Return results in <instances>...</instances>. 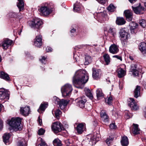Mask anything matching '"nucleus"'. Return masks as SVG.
<instances>
[{
    "mask_svg": "<svg viewBox=\"0 0 146 146\" xmlns=\"http://www.w3.org/2000/svg\"><path fill=\"white\" fill-rule=\"evenodd\" d=\"M88 79V75L87 72L85 70H79L75 74L73 78V83L76 87L82 88Z\"/></svg>",
    "mask_w": 146,
    "mask_h": 146,
    "instance_id": "obj_1",
    "label": "nucleus"
},
{
    "mask_svg": "<svg viewBox=\"0 0 146 146\" xmlns=\"http://www.w3.org/2000/svg\"><path fill=\"white\" fill-rule=\"evenodd\" d=\"M21 121V119L19 117H12L7 120L8 124L15 131L22 129V127L20 125Z\"/></svg>",
    "mask_w": 146,
    "mask_h": 146,
    "instance_id": "obj_2",
    "label": "nucleus"
},
{
    "mask_svg": "<svg viewBox=\"0 0 146 146\" xmlns=\"http://www.w3.org/2000/svg\"><path fill=\"white\" fill-rule=\"evenodd\" d=\"M92 46L88 45H82L76 46L74 48L75 52L73 53V58L74 59L76 60V61H77L79 59V58L82 56L83 54H80V53L79 51L82 50H83L85 48L89 50H90Z\"/></svg>",
    "mask_w": 146,
    "mask_h": 146,
    "instance_id": "obj_3",
    "label": "nucleus"
},
{
    "mask_svg": "<svg viewBox=\"0 0 146 146\" xmlns=\"http://www.w3.org/2000/svg\"><path fill=\"white\" fill-rule=\"evenodd\" d=\"M119 34V38L123 46H126L128 43L129 36V34L123 29L120 30Z\"/></svg>",
    "mask_w": 146,
    "mask_h": 146,
    "instance_id": "obj_4",
    "label": "nucleus"
},
{
    "mask_svg": "<svg viewBox=\"0 0 146 146\" xmlns=\"http://www.w3.org/2000/svg\"><path fill=\"white\" fill-rule=\"evenodd\" d=\"M28 24L31 28L39 29L41 27L43 22L40 19L35 18L29 21Z\"/></svg>",
    "mask_w": 146,
    "mask_h": 146,
    "instance_id": "obj_5",
    "label": "nucleus"
},
{
    "mask_svg": "<svg viewBox=\"0 0 146 146\" xmlns=\"http://www.w3.org/2000/svg\"><path fill=\"white\" fill-rule=\"evenodd\" d=\"M73 89L72 85L69 84H66L61 88V92L63 97L69 96L71 93Z\"/></svg>",
    "mask_w": 146,
    "mask_h": 146,
    "instance_id": "obj_6",
    "label": "nucleus"
},
{
    "mask_svg": "<svg viewBox=\"0 0 146 146\" xmlns=\"http://www.w3.org/2000/svg\"><path fill=\"white\" fill-rule=\"evenodd\" d=\"M52 129L55 133H57L62 130H64L62 124L60 122L58 121L55 122L52 124Z\"/></svg>",
    "mask_w": 146,
    "mask_h": 146,
    "instance_id": "obj_7",
    "label": "nucleus"
},
{
    "mask_svg": "<svg viewBox=\"0 0 146 146\" xmlns=\"http://www.w3.org/2000/svg\"><path fill=\"white\" fill-rule=\"evenodd\" d=\"M9 93L7 90L3 88L0 89V100L6 101L9 99Z\"/></svg>",
    "mask_w": 146,
    "mask_h": 146,
    "instance_id": "obj_8",
    "label": "nucleus"
},
{
    "mask_svg": "<svg viewBox=\"0 0 146 146\" xmlns=\"http://www.w3.org/2000/svg\"><path fill=\"white\" fill-rule=\"evenodd\" d=\"M52 8L46 6L41 7L40 9V12L42 15L44 16H47L50 14L52 11Z\"/></svg>",
    "mask_w": 146,
    "mask_h": 146,
    "instance_id": "obj_9",
    "label": "nucleus"
},
{
    "mask_svg": "<svg viewBox=\"0 0 146 146\" xmlns=\"http://www.w3.org/2000/svg\"><path fill=\"white\" fill-rule=\"evenodd\" d=\"M77 106L80 108L83 109L85 106V103L87 102L86 97L82 96L78 98L77 99Z\"/></svg>",
    "mask_w": 146,
    "mask_h": 146,
    "instance_id": "obj_10",
    "label": "nucleus"
},
{
    "mask_svg": "<svg viewBox=\"0 0 146 146\" xmlns=\"http://www.w3.org/2000/svg\"><path fill=\"white\" fill-rule=\"evenodd\" d=\"M12 42L11 40L6 39L0 43V46H2L3 49L6 50L12 44Z\"/></svg>",
    "mask_w": 146,
    "mask_h": 146,
    "instance_id": "obj_11",
    "label": "nucleus"
},
{
    "mask_svg": "<svg viewBox=\"0 0 146 146\" xmlns=\"http://www.w3.org/2000/svg\"><path fill=\"white\" fill-rule=\"evenodd\" d=\"M132 7L134 13L137 14H142L144 13L145 9L140 5L138 7H134L132 6Z\"/></svg>",
    "mask_w": 146,
    "mask_h": 146,
    "instance_id": "obj_12",
    "label": "nucleus"
},
{
    "mask_svg": "<svg viewBox=\"0 0 146 146\" xmlns=\"http://www.w3.org/2000/svg\"><path fill=\"white\" fill-rule=\"evenodd\" d=\"M102 72L99 69H96L93 68L92 70V77L95 79H97L100 78L102 75Z\"/></svg>",
    "mask_w": 146,
    "mask_h": 146,
    "instance_id": "obj_13",
    "label": "nucleus"
},
{
    "mask_svg": "<svg viewBox=\"0 0 146 146\" xmlns=\"http://www.w3.org/2000/svg\"><path fill=\"white\" fill-rule=\"evenodd\" d=\"M109 51L112 54H116L119 51V46L115 44H111L109 47Z\"/></svg>",
    "mask_w": 146,
    "mask_h": 146,
    "instance_id": "obj_14",
    "label": "nucleus"
},
{
    "mask_svg": "<svg viewBox=\"0 0 146 146\" xmlns=\"http://www.w3.org/2000/svg\"><path fill=\"white\" fill-rule=\"evenodd\" d=\"M85 124L84 123L78 124L76 127V130L78 134H82L85 129Z\"/></svg>",
    "mask_w": 146,
    "mask_h": 146,
    "instance_id": "obj_15",
    "label": "nucleus"
},
{
    "mask_svg": "<svg viewBox=\"0 0 146 146\" xmlns=\"http://www.w3.org/2000/svg\"><path fill=\"white\" fill-rule=\"evenodd\" d=\"M34 45L36 46L40 47L42 45V36L40 35L36 36L34 42Z\"/></svg>",
    "mask_w": 146,
    "mask_h": 146,
    "instance_id": "obj_16",
    "label": "nucleus"
},
{
    "mask_svg": "<svg viewBox=\"0 0 146 146\" xmlns=\"http://www.w3.org/2000/svg\"><path fill=\"white\" fill-rule=\"evenodd\" d=\"M69 100L64 99L61 100L58 104L61 110L65 108L69 103Z\"/></svg>",
    "mask_w": 146,
    "mask_h": 146,
    "instance_id": "obj_17",
    "label": "nucleus"
},
{
    "mask_svg": "<svg viewBox=\"0 0 146 146\" xmlns=\"http://www.w3.org/2000/svg\"><path fill=\"white\" fill-rule=\"evenodd\" d=\"M100 115L102 120L104 122H106L109 121V117L104 110L101 111L100 112Z\"/></svg>",
    "mask_w": 146,
    "mask_h": 146,
    "instance_id": "obj_18",
    "label": "nucleus"
},
{
    "mask_svg": "<svg viewBox=\"0 0 146 146\" xmlns=\"http://www.w3.org/2000/svg\"><path fill=\"white\" fill-rule=\"evenodd\" d=\"M129 99V103H128V106L131 109L137 110L139 109V107L135 103V100L133 98H130Z\"/></svg>",
    "mask_w": 146,
    "mask_h": 146,
    "instance_id": "obj_19",
    "label": "nucleus"
},
{
    "mask_svg": "<svg viewBox=\"0 0 146 146\" xmlns=\"http://www.w3.org/2000/svg\"><path fill=\"white\" fill-rule=\"evenodd\" d=\"M130 30L131 34H135L136 32V29L138 26V24L135 22H131L129 24Z\"/></svg>",
    "mask_w": 146,
    "mask_h": 146,
    "instance_id": "obj_20",
    "label": "nucleus"
},
{
    "mask_svg": "<svg viewBox=\"0 0 146 146\" xmlns=\"http://www.w3.org/2000/svg\"><path fill=\"white\" fill-rule=\"evenodd\" d=\"M10 136L9 133H6L4 134L3 136V141L6 145H8L10 143L9 140Z\"/></svg>",
    "mask_w": 146,
    "mask_h": 146,
    "instance_id": "obj_21",
    "label": "nucleus"
},
{
    "mask_svg": "<svg viewBox=\"0 0 146 146\" xmlns=\"http://www.w3.org/2000/svg\"><path fill=\"white\" fill-rule=\"evenodd\" d=\"M83 7L82 5L78 1H76L74 5V11L76 12H79L83 9Z\"/></svg>",
    "mask_w": 146,
    "mask_h": 146,
    "instance_id": "obj_22",
    "label": "nucleus"
},
{
    "mask_svg": "<svg viewBox=\"0 0 146 146\" xmlns=\"http://www.w3.org/2000/svg\"><path fill=\"white\" fill-rule=\"evenodd\" d=\"M137 69V66L136 64H132L131 65L130 70L134 76H137L138 75V71Z\"/></svg>",
    "mask_w": 146,
    "mask_h": 146,
    "instance_id": "obj_23",
    "label": "nucleus"
},
{
    "mask_svg": "<svg viewBox=\"0 0 146 146\" xmlns=\"http://www.w3.org/2000/svg\"><path fill=\"white\" fill-rule=\"evenodd\" d=\"M124 14L126 18V20L130 21L132 20L133 18L132 13L129 10H125L124 11Z\"/></svg>",
    "mask_w": 146,
    "mask_h": 146,
    "instance_id": "obj_24",
    "label": "nucleus"
},
{
    "mask_svg": "<svg viewBox=\"0 0 146 146\" xmlns=\"http://www.w3.org/2000/svg\"><path fill=\"white\" fill-rule=\"evenodd\" d=\"M139 49L143 54H146V43L144 42H141L139 45Z\"/></svg>",
    "mask_w": 146,
    "mask_h": 146,
    "instance_id": "obj_25",
    "label": "nucleus"
},
{
    "mask_svg": "<svg viewBox=\"0 0 146 146\" xmlns=\"http://www.w3.org/2000/svg\"><path fill=\"white\" fill-rule=\"evenodd\" d=\"M141 87L139 86H137L135 88L134 92V97L137 98L140 95Z\"/></svg>",
    "mask_w": 146,
    "mask_h": 146,
    "instance_id": "obj_26",
    "label": "nucleus"
},
{
    "mask_svg": "<svg viewBox=\"0 0 146 146\" xmlns=\"http://www.w3.org/2000/svg\"><path fill=\"white\" fill-rule=\"evenodd\" d=\"M100 140V135H97L96 134H94L93 137L90 138V142H91L92 145L96 144V142Z\"/></svg>",
    "mask_w": 146,
    "mask_h": 146,
    "instance_id": "obj_27",
    "label": "nucleus"
},
{
    "mask_svg": "<svg viewBox=\"0 0 146 146\" xmlns=\"http://www.w3.org/2000/svg\"><path fill=\"white\" fill-rule=\"evenodd\" d=\"M117 72L118 73V76L119 78H122L125 75V72L122 68H118L117 70Z\"/></svg>",
    "mask_w": 146,
    "mask_h": 146,
    "instance_id": "obj_28",
    "label": "nucleus"
},
{
    "mask_svg": "<svg viewBox=\"0 0 146 146\" xmlns=\"http://www.w3.org/2000/svg\"><path fill=\"white\" fill-rule=\"evenodd\" d=\"M121 143L122 146H127L129 144L127 137L126 136L123 137L121 141Z\"/></svg>",
    "mask_w": 146,
    "mask_h": 146,
    "instance_id": "obj_29",
    "label": "nucleus"
},
{
    "mask_svg": "<svg viewBox=\"0 0 146 146\" xmlns=\"http://www.w3.org/2000/svg\"><path fill=\"white\" fill-rule=\"evenodd\" d=\"M17 6L19 9V11L23 10L24 9V5L23 0H18Z\"/></svg>",
    "mask_w": 146,
    "mask_h": 146,
    "instance_id": "obj_30",
    "label": "nucleus"
},
{
    "mask_svg": "<svg viewBox=\"0 0 146 146\" xmlns=\"http://www.w3.org/2000/svg\"><path fill=\"white\" fill-rule=\"evenodd\" d=\"M103 56L106 64L108 65L109 64L110 62V58L109 54H105Z\"/></svg>",
    "mask_w": 146,
    "mask_h": 146,
    "instance_id": "obj_31",
    "label": "nucleus"
},
{
    "mask_svg": "<svg viewBox=\"0 0 146 146\" xmlns=\"http://www.w3.org/2000/svg\"><path fill=\"white\" fill-rule=\"evenodd\" d=\"M125 21L122 17H117L116 21V23L118 25H122L125 23Z\"/></svg>",
    "mask_w": 146,
    "mask_h": 146,
    "instance_id": "obj_32",
    "label": "nucleus"
},
{
    "mask_svg": "<svg viewBox=\"0 0 146 146\" xmlns=\"http://www.w3.org/2000/svg\"><path fill=\"white\" fill-rule=\"evenodd\" d=\"M84 91L85 92L86 96L88 97L91 100L93 99V95L91 92V91L89 89L86 88L84 89Z\"/></svg>",
    "mask_w": 146,
    "mask_h": 146,
    "instance_id": "obj_33",
    "label": "nucleus"
},
{
    "mask_svg": "<svg viewBox=\"0 0 146 146\" xmlns=\"http://www.w3.org/2000/svg\"><path fill=\"white\" fill-rule=\"evenodd\" d=\"M0 77L1 78L5 80H6L8 81L9 80L10 78L9 75L3 72H1L0 74Z\"/></svg>",
    "mask_w": 146,
    "mask_h": 146,
    "instance_id": "obj_34",
    "label": "nucleus"
},
{
    "mask_svg": "<svg viewBox=\"0 0 146 146\" xmlns=\"http://www.w3.org/2000/svg\"><path fill=\"white\" fill-rule=\"evenodd\" d=\"M133 125L134 126L133 131V133L135 135L139 134L140 133V130L138 128V125L133 123Z\"/></svg>",
    "mask_w": 146,
    "mask_h": 146,
    "instance_id": "obj_35",
    "label": "nucleus"
},
{
    "mask_svg": "<svg viewBox=\"0 0 146 146\" xmlns=\"http://www.w3.org/2000/svg\"><path fill=\"white\" fill-rule=\"evenodd\" d=\"M18 16H19L18 13L13 12H10L7 15V17L9 18H16Z\"/></svg>",
    "mask_w": 146,
    "mask_h": 146,
    "instance_id": "obj_36",
    "label": "nucleus"
},
{
    "mask_svg": "<svg viewBox=\"0 0 146 146\" xmlns=\"http://www.w3.org/2000/svg\"><path fill=\"white\" fill-rule=\"evenodd\" d=\"M52 113L57 118H58L62 113V112L60 110H52Z\"/></svg>",
    "mask_w": 146,
    "mask_h": 146,
    "instance_id": "obj_37",
    "label": "nucleus"
},
{
    "mask_svg": "<svg viewBox=\"0 0 146 146\" xmlns=\"http://www.w3.org/2000/svg\"><path fill=\"white\" fill-rule=\"evenodd\" d=\"M92 59L90 56L87 55L85 57V61L84 64L85 65H88L91 62Z\"/></svg>",
    "mask_w": 146,
    "mask_h": 146,
    "instance_id": "obj_38",
    "label": "nucleus"
},
{
    "mask_svg": "<svg viewBox=\"0 0 146 146\" xmlns=\"http://www.w3.org/2000/svg\"><path fill=\"white\" fill-rule=\"evenodd\" d=\"M48 106V103L47 102H43L40 105L38 110H45Z\"/></svg>",
    "mask_w": 146,
    "mask_h": 146,
    "instance_id": "obj_39",
    "label": "nucleus"
},
{
    "mask_svg": "<svg viewBox=\"0 0 146 146\" xmlns=\"http://www.w3.org/2000/svg\"><path fill=\"white\" fill-rule=\"evenodd\" d=\"M54 146H61L62 145L61 141L58 139H56L53 141Z\"/></svg>",
    "mask_w": 146,
    "mask_h": 146,
    "instance_id": "obj_40",
    "label": "nucleus"
},
{
    "mask_svg": "<svg viewBox=\"0 0 146 146\" xmlns=\"http://www.w3.org/2000/svg\"><path fill=\"white\" fill-rule=\"evenodd\" d=\"M108 32L114 37L116 35V30L115 28H110L108 30Z\"/></svg>",
    "mask_w": 146,
    "mask_h": 146,
    "instance_id": "obj_41",
    "label": "nucleus"
},
{
    "mask_svg": "<svg viewBox=\"0 0 146 146\" xmlns=\"http://www.w3.org/2000/svg\"><path fill=\"white\" fill-rule=\"evenodd\" d=\"M96 96L98 99L100 97H103L104 96V94L102 93V90L100 89H98L96 91Z\"/></svg>",
    "mask_w": 146,
    "mask_h": 146,
    "instance_id": "obj_42",
    "label": "nucleus"
},
{
    "mask_svg": "<svg viewBox=\"0 0 146 146\" xmlns=\"http://www.w3.org/2000/svg\"><path fill=\"white\" fill-rule=\"evenodd\" d=\"M31 112L30 110H20L21 114L25 116L28 115Z\"/></svg>",
    "mask_w": 146,
    "mask_h": 146,
    "instance_id": "obj_43",
    "label": "nucleus"
},
{
    "mask_svg": "<svg viewBox=\"0 0 146 146\" xmlns=\"http://www.w3.org/2000/svg\"><path fill=\"white\" fill-rule=\"evenodd\" d=\"M108 10L110 12L114 11L116 7L112 4H111L108 7Z\"/></svg>",
    "mask_w": 146,
    "mask_h": 146,
    "instance_id": "obj_44",
    "label": "nucleus"
},
{
    "mask_svg": "<svg viewBox=\"0 0 146 146\" xmlns=\"http://www.w3.org/2000/svg\"><path fill=\"white\" fill-rule=\"evenodd\" d=\"M17 146H26L24 139H22L21 141L18 142Z\"/></svg>",
    "mask_w": 146,
    "mask_h": 146,
    "instance_id": "obj_45",
    "label": "nucleus"
},
{
    "mask_svg": "<svg viewBox=\"0 0 146 146\" xmlns=\"http://www.w3.org/2000/svg\"><path fill=\"white\" fill-rule=\"evenodd\" d=\"M139 23L143 28H145L146 26V22L144 19L140 20L139 21Z\"/></svg>",
    "mask_w": 146,
    "mask_h": 146,
    "instance_id": "obj_46",
    "label": "nucleus"
},
{
    "mask_svg": "<svg viewBox=\"0 0 146 146\" xmlns=\"http://www.w3.org/2000/svg\"><path fill=\"white\" fill-rule=\"evenodd\" d=\"M112 101L113 98L111 96L108 97L107 100H106V102L109 105H112Z\"/></svg>",
    "mask_w": 146,
    "mask_h": 146,
    "instance_id": "obj_47",
    "label": "nucleus"
},
{
    "mask_svg": "<svg viewBox=\"0 0 146 146\" xmlns=\"http://www.w3.org/2000/svg\"><path fill=\"white\" fill-rule=\"evenodd\" d=\"M61 100H60L57 97L55 96L53 97V101L54 103L56 104H57L58 105Z\"/></svg>",
    "mask_w": 146,
    "mask_h": 146,
    "instance_id": "obj_48",
    "label": "nucleus"
},
{
    "mask_svg": "<svg viewBox=\"0 0 146 146\" xmlns=\"http://www.w3.org/2000/svg\"><path fill=\"white\" fill-rule=\"evenodd\" d=\"M46 58L44 56H41L39 58V60L42 63L45 64L46 62Z\"/></svg>",
    "mask_w": 146,
    "mask_h": 146,
    "instance_id": "obj_49",
    "label": "nucleus"
},
{
    "mask_svg": "<svg viewBox=\"0 0 146 146\" xmlns=\"http://www.w3.org/2000/svg\"><path fill=\"white\" fill-rule=\"evenodd\" d=\"M113 139L111 137L107 138L106 141V143L108 145V146L110 145V143H111Z\"/></svg>",
    "mask_w": 146,
    "mask_h": 146,
    "instance_id": "obj_50",
    "label": "nucleus"
},
{
    "mask_svg": "<svg viewBox=\"0 0 146 146\" xmlns=\"http://www.w3.org/2000/svg\"><path fill=\"white\" fill-rule=\"evenodd\" d=\"M45 130L42 129L40 128L39 130L38 131V134L39 135H43L44 133Z\"/></svg>",
    "mask_w": 146,
    "mask_h": 146,
    "instance_id": "obj_51",
    "label": "nucleus"
},
{
    "mask_svg": "<svg viewBox=\"0 0 146 146\" xmlns=\"http://www.w3.org/2000/svg\"><path fill=\"white\" fill-rule=\"evenodd\" d=\"M40 141H41V143L39 144L38 146H47L45 142L43 141L42 138L40 139Z\"/></svg>",
    "mask_w": 146,
    "mask_h": 146,
    "instance_id": "obj_52",
    "label": "nucleus"
},
{
    "mask_svg": "<svg viewBox=\"0 0 146 146\" xmlns=\"http://www.w3.org/2000/svg\"><path fill=\"white\" fill-rule=\"evenodd\" d=\"M110 127L111 129H115L117 128V126L115 125V123H112L110 125Z\"/></svg>",
    "mask_w": 146,
    "mask_h": 146,
    "instance_id": "obj_53",
    "label": "nucleus"
},
{
    "mask_svg": "<svg viewBox=\"0 0 146 146\" xmlns=\"http://www.w3.org/2000/svg\"><path fill=\"white\" fill-rule=\"evenodd\" d=\"M76 30L74 28H73L71 30L70 32L71 33H73V34H72L73 36H75L77 35L76 33Z\"/></svg>",
    "mask_w": 146,
    "mask_h": 146,
    "instance_id": "obj_54",
    "label": "nucleus"
},
{
    "mask_svg": "<svg viewBox=\"0 0 146 146\" xmlns=\"http://www.w3.org/2000/svg\"><path fill=\"white\" fill-rule=\"evenodd\" d=\"M30 108L29 106H26L23 107H21L20 110H30Z\"/></svg>",
    "mask_w": 146,
    "mask_h": 146,
    "instance_id": "obj_55",
    "label": "nucleus"
},
{
    "mask_svg": "<svg viewBox=\"0 0 146 146\" xmlns=\"http://www.w3.org/2000/svg\"><path fill=\"white\" fill-rule=\"evenodd\" d=\"M64 141L67 146H69L70 143V142L68 139L64 140Z\"/></svg>",
    "mask_w": 146,
    "mask_h": 146,
    "instance_id": "obj_56",
    "label": "nucleus"
},
{
    "mask_svg": "<svg viewBox=\"0 0 146 146\" xmlns=\"http://www.w3.org/2000/svg\"><path fill=\"white\" fill-rule=\"evenodd\" d=\"M99 3H101L102 4H104L106 3V0H96Z\"/></svg>",
    "mask_w": 146,
    "mask_h": 146,
    "instance_id": "obj_57",
    "label": "nucleus"
},
{
    "mask_svg": "<svg viewBox=\"0 0 146 146\" xmlns=\"http://www.w3.org/2000/svg\"><path fill=\"white\" fill-rule=\"evenodd\" d=\"M113 58H115L121 61H122V60L121 57L118 55H114L113 56Z\"/></svg>",
    "mask_w": 146,
    "mask_h": 146,
    "instance_id": "obj_58",
    "label": "nucleus"
},
{
    "mask_svg": "<svg viewBox=\"0 0 146 146\" xmlns=\"http://www.w3.org/2000/svg\"><path fill=\"white\" fill-rule=\"evenodd\" d=\"M52 48L49 47H47L46 49V50L47 52H50L52 51Z\"/></svg>",
    "mask_w": 146,
    "mask_h": 146,
    "instance_id": "obj_59",
    "label": "nucleus"
},
{
    "mask_svg": "<svg viewBox=\"0 0 146 146\" xmlns=\"http://www.w3.org/2000/svg\"><path fill=\"white\" fill-rule=\"evenodd\" d=\"M3 128V122L2 120L0 119V130Z\"/></svg>",
    "mask_w": 146,
    "mask_h": 146,
    "instance_id": "obj_60",
    "label": "nucleus"
},
{
    "mask_svg": "<svg viewBox=\"0 0 146 146\" xmlns=\"http://www.w3.org/2000/svg\"><path fill=\"white\" fill-rule=\"evenodd\" d=\"M38 122L40 125H41L42 122V119L40 118V116H39L38 117Z\"/></svg>",
    "mask_w": 146,
    "mask_h": 146,
    "instance_id": "obj_61",
    "label": "nucleus"
},
{
    "mask_svg": "<svg viewBox=\"0 0 146 146\" xmlns=\"http://www.w3.org/2000/svg\"><path fill=\"white\" fill-rule=\"evenodd\" d=\"M131 3H133L135 2L136 0H128Z\"/></svg>",
    "mask_w": 146,
    "mask_h": 146,
    "instance_id": "obj_62",
    "label": "nucleus"
},
{
    "mask_svg": "<svg viewBox=\"0 0 146 146\" xmlns=\"http://www.w3.org/2000/svg\"><path fill=\"white\" fill-rule=\"evenodd\" d=\"M37 111H38L39 113H42L44 111V110H37Z\"/></svg>",
    "mask_w": 146,
    "mask_h": 146,
    "instance_id": "obj_63",
    "label": "nucleus"
},
{
    "mask_svg": "<svg viewBox=\"0 0 146 146\" xmlns=\"http://www.w3.org/2000/svg\"><path fill=\"white\" fill-rule=\"evenodd\" d=\"M3 108V106L2 104H0V110H2Z\"/></svg>",
    "mask_w": 146,
    "mask_h": 146,
    "instance_id": "obj_64",
    "label": "nucleus"
}]
</instances>
